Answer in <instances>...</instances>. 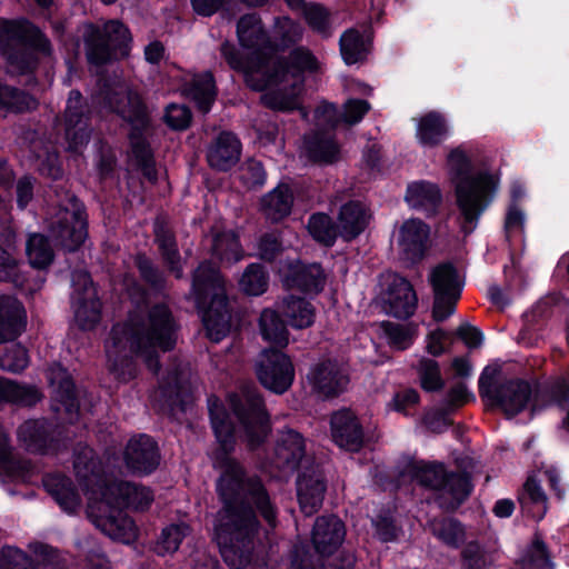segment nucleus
<instances>
[{"mask_svg":"<svg viewBox=\"0 0 569 569\" xmlns=\"http://www.w3.org/2000/svg\"><path fill=\"white\" fill-rule=\"evenodd\" d=\"M208 408L219 443L213 466L221 471L217 492L223 505L217 513L214 540L227 566L241 569L252 558L253 538L259 528L256 511L273 527L277 510L261 481L247 477L241 465L228 456L236 442L234 428L219 399L209 397Z\"/></svg>","mask_w":569,"mask_h":569,"instance_id":"1","label":"nucleus"},{"mask_svg":"<svg viewBox=\"0 0 569 569\" xmlns=\"http://www.w3.org/2000/svg\"><path fill=\"white\" fill-rule=\"evenodd\" d=\"M237 36L241 47L248 49L251 57L244 60L234 46L223 43L221 53L230 68L243 73L249 88L263 92L261 101L266 107L278 111L300 110L302 117H307L302 109L305 76L320 68L317 58L308 49L300 47L291 51L295 70L280 74L274 69L270 73V37L260 16H242L237 23Z\"/></svg>","mask_w":569,"mask_h":569,"instance_id":"2","label":"nucleus"},{"mask_svg":"<svg viewBox=\"0 0 569 569\" xmlns=\"http://www.w3.org/2000/svg\"><path fill=\"white\" fill-rule=\"evenodd\" d=\"M157 288L129 287V296L139 309V299L143 300L146 315H134L127 323L114 325L106 342L108 371L120 382L137 376L132 353L141 356L148 368L158 372L156 349L169 351L177 342V325L168 306L156 301Z\"/></svg>","mask_w":569,"mask_h":569,"instance_id":"3","label":"nucleus"},{"mask_svg":"<svg viewBox=\"0 0 569 569\" xmlns=\"http://www.w3.org/2000/svg\"><path fill=\"white\" fill-rule=\"evenodd\" d=\"M448 167L460 212V229L468 236L477 228L480 216L492 201L498 179L486 169L475 168L461 149L450 152Z\"/></svg>","mask_w":569,"mask_h":569,"instance_id":"4","label":"nucleus"},{"mask_svg":"<svg viewBox=\"0 0 569 569\" xmlns=\"http://www.w3.org/2000/svg\"><path fill=\"white\" fill-rule=\"evenodd\" d=\"M73 467L84 493L90 495L94 489L97 498L108 508L118 510L131 508L142 511L153 502L154 496L149 488L122 480L107 482L102 477L101 463L89 447L77 452Z\"/></svg>","mask_w":569,"mask_h":569,"instance_id":"5","label":"nucleus"},{"mask_svg":"<svg viewBox=\"0 0 569 569\" xmlns=\"http://www.w3.org/2000/svg\"><path fill=\"white\" fill-rule=\"evenodd\" d=\"M94 101H102L106 107L116 112L132 126L130 141L132 152L142 166L143 174L151 181L156 180V169L151 162V153L141 131L148 126V114L141 98L127 89L122 83L101 92Z\"/></svg>","mask_w":569,"mask_h":569,"instance_id":"6","label":"nucleus"},{"mask_svg":"<svg viewBox=\"0 0 569 569\" xmlns=\"http://www.w3.org/2000/svg\"><path fill=\"white\" fill-rule=\"evenodd\" d=\"M33 51L49 56L48 39L27 21L0 20V53L8 60L10 72L24 73L34 68Z\"/></svg>","mask_w":569,"mask_h":569,"instance_id":"7","label":"nucleus"},{"mask_svg":"<svg viewBox=\"0 0 569 569\" xmlns=\"http://www.w3.org/2000/svg\"><path fill=\"white\" fill-rule=\"evenodd\" d=\"M412 479L438 491V501L446 510L457 509L471 493L472 485L465 472H447L443 465L415 462L410 467Z\"/></svg>","mask_w":569,"mask_h":569,"instance_id":"8","label":"nucleus"},{"mask_svg":"<svg viewBox=\"0 0 569 569\" xmlns=\"http://www.w3.org/2000/svg\"><path fill=\"white\" fill-rule=\"evenodd\" d=\"M88 60L102 64L113 58L124 57L129 51L130 32L119 21L106 22L99 27L89 24L84 33Z\"/></svg>","mask_w":569,"mask_h":569,"instance_id":"9","label":"nucleus"},{"mask_svg":"<svg viewBox=\"0 0 569 569\" xmlns=\"http://www.w3.org/2000/svg\"><path fill=\"white\" fill-rule=\"evenodd\" d=\"M229 403L243 428L248 447L256 449L269 433L268 417L260 395L254 387L247 386L241 395L229 396Z\"/></svg>","mask_w":569,"mask_h":569,"instance_id":"10","label":"nucleus"},{"mask_svg":"<svg viewBox=\"0 0 569 569\" xmlns=\"http://www.w3.org/2000/svg\"><path fill=\"white\" fill-rule=\"evenodd\" d=\"M497 369L486 368L479 378V393L498 406L507 417L521 412L531 396L530 385L522 380L496 381Z\"/></svg>","mask_w":569,"mask_h":569,"instance_id":"11","label":"nucleus"},{"mask_svg":"<svg viewBox=\"0 0 569 569\" xmlns=\"http://www.w3.org/2000/svg\"><path fill=\"white\" fill-rule=\"evenodd\" d=\"M192 297L201 312L207 336L210 340L219 342L231 329V308L224 287H193Z\"/></svg>","mask_w":569,"mask_h":569,"instance_id":"12","label":"nucleus"},{"mask_svg":"<svg viewBox=\"0 0 569 569\" xmlns=\"http://www.w3.org/2000/svg\"><path fill=\"white\" fill-rule=\"evenodd\" d=\"M87 496L89 516L93 518L94 525L103 533L123 542H129L136 538L137 527L131 518L123 515L121 510L108 508L106 503H101L94 489Z\"/></svg>","mask_w":569,"mask_h":569,"instance_id":"13","label":"nucleus"},{"mask_svg":"<svg viewBox=\"0 0 569 569\" xmlns=\"http://www.w3.org/2000/svg\"><path fill=\"white\" fill-rule=\"evenodd\" d=\"M256 371L260 383L276 393L286 392L295 378L290 358L277 349H266L261 352Z\"/></svg>","mask_w":569,"mask_h":569,"instance_id":"14","label":"nucleus"},{"mask_svg":"<svg viewBox=\"0 0 569 569\" xmlns=\"http://www.w3.org/2000/svg\"><path fill=\"white\" fill-rule=\"evenodd\" d=\"M397 244L402 260L419 263L432 247L430 226L419 218L405 220L398 230Z\"/></svg>","mask_w":569,"mask_h":569,"instance_id":"15","label":"nucleus"},{"mask_svg":"<svg viewBox=\"0 0 569 569\" xmlns=\"http://www.w3.org/2000/svg\"><path fill=\"white\" fill-rule=\"evenodd\" d=\"M312 392L321 398H335L343 392L349 385L346 368L336 360H323L316 363L307 376Z\"/></svg>","mask_w":569,"mask_h":569,"instance_id":"16","label":"nucleus"},{"mask_svg":"<svg viewBox=\"0 0 569 569\" xmlns=\"http://www.w3.org/2000/svg\"><path fill=\"white\" fill-rule=\"evenodd\" d=\"M302 34L303 28L299 22L286 16L274 18L271 33L269 34L270 54L268 59L271 60L270 73H273L274 69H278L280 74L282 72L287 73L295 70L291 54L289 56L288 61H282L276 57V53L280 50H286L300 41Z\"/></svg>","mask_w":569,"mask_h":569,"instance_id":"17","label":"nucleus"},{"mask_svg":"<svg viewBox=\"0 0 569 569\" xmlns=\"http://www.w3.org/2000/svg\"><path fill=\"white\" fill-rule=\"evenodd\" d=\"M60 217L51 224L52 236L67 250H74L87 238V217L77 199L71 201V210L60 211Z\"/></svg>","mask_w":569,"mask_h":569,"instance_id":"18","label":"nucleus"},{"mask_svg":"<svg viewBox=\"0 0 569 569\" xmlns=\"http://www.w3.org/2000/svg\"><path fill=\"white\" fill-rule=\"evenodd\" d=\"M64 130L68 150L79 152L89 141L88 130V107L82 102V96L79 91L70 92L66 112Z\"/></svg>","mask_w":569,"mask_h":569,"instance_id":"19","label":"nucleus"},{"mask_svg":"<svg viewBox=\"0 0 569 569\" xmlns=\"http://www.w3.org/2000/svg\"><path fill=\"white\" fill-rule=\"evenodd\" d=\"M74 321L82 330L94 329L102 317L97 287H76L71 296Z\"/></svg>","mask_w":569,"mask_h":569,"instance_id":"20","label":"nucleus"},{"mask_svg":"<svg viewBox=\"0 0 569 569\" xmlns=\"http://www.w3.org/2000/svg\"><path fill=\"white\" fill-rule=\"evenodd\" d=\"M160 455L153 439L147 435L132 437L124 449L127 467L137 473H150L159 465Z\"/></svg>","mask_w":569,"mask_h":569,"instance_id":"21","label":"nucleus"},{"mask_svg":"<svg viewBox=\"0 0 569 569\" xmlns=\"http://www.w3.org/2000/svg\"><path fill=\"white\" fill-rule=\"evenodd\" d=\"M346 536L343 522L336 516L317 518L311 540L317 553L330 557L342 543Z\"/></svg>","mask_w":569,"mask_h":569,"instance_id":"22","label":"nucleus"},{"mask_svg":"<svg viewBox=\"0 0 569 569\" xmlns=\"http://www.w3.org/2000/svg\"><path fill=\"white\" fill-rule=\"evenodd\" d=\"M330 425L332 439L340 448L358 451L362 447V427L352 411L343 409L335 412Z\"/></svg>","mask_w":569,"mask_h":569,"instance_id":"23","label":"nucleus"},{"mask_svg":"<svg viewBox=\"0 0 569 569\" xmlns=\"http://www.w3.org/2000/svg\"><path fill=\"white\" fill-rule=\"evenodd\" d=\"M306 453L303 437L292 430H282L278 437L272 465L278 469L295 470Z\"/></svg>","mask_w":569,"mask_h":569,"instance_id":"24","label":"nucleus"},{"mask_svg":"<svg viewBox=\"0 0 569 569\" xmlns=\"http://www.w3.org/2000/svg\"><path fill=\"white\" fill-rule=\"evenodd\" d=\"M26 326L23 305L13 297H0V343L18 338Z\"/></svg>","mask_w":569,"mask_h":569,"instance_id":"25","label":"nucleus"},{"mask_svg":"<svg viewBox=\"0 0 569 569\" xmlns=\"http://www.w3.org/2000/svg\"><path fill=\"white\" fill-rule=\"evenodd\" d=\"M241 144L238 138L230 132H221L211 143L207 152L210 167L226 171L240 159Z\"/></svg>","mask_w":569,"mask_h":569,"instance_id":"26","label":"nucleus"},{"mask_svg":"<svg viewBox=\"0 0 569 569\" xmlns=\"http://www.w3.org/2000/svg\"><path fill=\"white\" fill-rule=\"evenodd\" d=\"M326 485L320 472L303 473L297 481L298 501L306 516L316 513L322 505Z\"/></svg>","mask_w":569,"mask_h":569,"instance_id":"27","label":"nucleus"},{"mask_svg":"<svg viewBox=\"0 0 569 569\" xmlns=\"http://www.w3.org/2000/svg\"><path fill=\"white\" fill-rule=\"evenodd\" d=\"M370 213L359 201H350L340 209L337 229L345 240H351L359 236L368 226Z\"/></svg>","mask_w":569,"mask_h":569,"instance_id":"28","label":"nucleus"},{"mask_svg":"<svg viewBox=\"0 0 569 569\" xmlns=\"http://www.w3.org/2000/svg\"><path fill=\"white\" fill-rule=\"evenodd\" d=\"M383 310L396 318H408L413 315L418 297L413 287H388L381 293Z\"/></svg>","mask_w":569,"mask_h":569,"instance_id":"29","label":"nucleus"},{"mask_svg":"<svg viewBox=\"0 0 569 569\" xmlns=\"http://www.w3.org/2000/svg\"><path fill=\"white\" fill-rule=\"evenodd\" d=\"M405 200L412 209L433 213L441 203L442 194L436 183L418 180L408 184Z\"/></svg>","mask_w":569,"mask_h":569,"instance_id":"30","label":"nucleus"},{"mask_svg":"<svg viewBox=\"0 0 569 569\" xmlns=\"http://www.w3.org/2000/svg\"><path fill=\"white\" fill-rule=\"evenodd\" d=\"M43 486L64 511L72 513L80 507V496L69 478L61 475H48L43 478Z\"/></svg>","mask_w":569,"mask_h":569,"instance_id":"31","label":"nucleus"},{"mask_svg":"<svg viewBox=\"0 0 569 569\" xmlns=\"http://www.w3.org/2000/svg\"><path fill=\"white\" fill-rule=\"evenodd\" d=\"M449 134L445 118L438 112H429L417 121L416 137L423 148L441 143Z\"/></svg>","mask_w":569,"mask_h":569,"instance_id":"32","label":"nucleus"},{"mask_svg":"<svg viewBox=\"0 0 569 569\" xmlns=\"http://www.w3.org/2000/svg\"><path fill=\"white\" fill-rule=\"evenodd\" d=\"M303 151L310 160L319 163H331L339 157V147L331 134L327 132H317L306 137Z\"/></svg>","mask_w":569,"mask_h":569,"instance_id":"33","label":"nucleus"},{"mask_svg":"<svg viewBox=\"0 0 569 569\" xmlns=\"http://www.w3.org/2000/svg\"><path fill=\"white\" fill-rule=\"evenodd\" d=\"M371 34L368 29L360 32L349 29L340 38L341 56L347 64H353L363 60L370 49Z\"/></svg>","mask_w":569,"mask_h":569,"instance_id":"34","label":"nucleus"},{"mask_svg":"<svg viewBox=\"0 0 569 569\" xmlns=\"http://www.w3.org/2000/svg\"><path fill=\"white\" fill-rule=\"evenodd\" d=\"M258 327L264 341L279 348L288 346L289 331L278 311L270 308L263 309L258 320Z\"/></svg>","mask_w":569,"mask_h":569,"instance_id":"35","label":"nucleus"},{"mask_svg":"<svg viewBox=\"0 0 569 569\" xmlns=\"http://www.w3.org/2000/svg\"><path fill=\"white\" fill-rule=\"evenodd\" d=\"M280 310L295 329L309 328L315 322L316 309L302 297L290 296L286 298L280 306Z\"/></svg>","mask_w":569,"mask_h":569,"instance_id":"36","label":"nucleus"},{"mask_svg":"<svg viewBox=\"0 0 569 569\" xmlns=\"http://www.w3.org/2000/svg\"><path fill=\"white\" fill-rule=\"evenodd\" d=\"M518 499L522 512L535 520H541L547 513V496L535 478L527 479Z\"/></svg>","mask_w":569,"mask_h":569,"instance_id":"37","label":"nucleus"},{"mask_svg":"<svg viewBox=\"0 0 569 569\" xmlns=\"http://www.w3.org/2000/svg\"><path fill=\"white\" fill-rule=\"evenodd\" d=\"M18 439L30 452H46L50 442L47 422L44 420L23 422L18 429Z\"/></svg>","mask_w":569,"mask_h":569,"instance_id":"38","label":"nucleus"},{"mask_svg":"<svg viewBox=\"0 0 569 569\" xmlns=\"http://www.w3.org/2000/svg\"><path fill=\"white\" fill-rule=\"evenodd\" d=\"M293 194L289 186L279 184L262 198L261 206L264 214L272 221H278L291 211Z\"/></svg>","mask_w":569,"mask_h":569,"instance_id":"39","label":"nucleus"},{"mask_svg":"<svg viewBox=\"0 0 569 569\" xmlns=\"http://www.w3.org/2000/svg\"><path fill=\"white\" fill-rule=\"evenodd\" d=\"M183 92L194 101L201 112L207 113L211 109L217 94L212 74L206 72L193 76L190 86Z\"/></svg>","mask_w":569,"mask_h":569,"instance_id":"40","label":"nucleus"},{"mask_svg":"<svg viewBox=\"0 0 569 569\" xmlns=\"http://www.w3.org/2000/svg\"><path fill=\"white\" fill-rule=\"evenodd\" d=\"M47 378L54 388L56 396L70 412H77L78 406L74 400V386L67 370L58 363L50 366L47 370Z\"/></svg>","mask_w":569,"mask_h":569,"instance_id":"41","label":"nucleus"},{"mask_svg":"<svg viewBox=\"0 0 569 569\" xmlns=\"http://www.w3.org/2000/svg\"><path fill=\"white\" fill-rule=\"evenodd\" d=\"M430 284H465L466 266L459 260H443L428 272Z\"/></svg>","mask_w":569,"mask_h":569,"instance_id":"42","label":"nucleus"},{"mask_svg":"<svg viewBox=\"0 0 569 569\" xmlns=\"http://www.w3.org/2000/svg\"><path fill=\"white\" fill-rule=\"evenodd\" d=\"M460 297V287H433L432 319L442 322L451 317Z\"/></svg>","mask_w":569,"mask_h":569,"instance_id":"43","label":"nucleus"},{"mask_svg":"<svg viewBox=\"0 0 569 569\" xmlns=\"http://www.w3.org/2000/svg\"><path fill=\"white\" fill-rule=\"evenodd\" d=\"M41 399L34 387L21 386L0 377V403L11 402L19 406H33Z\"/></svg>","mask_w":569,"mask_h":569,"instance_id":"44","label":"nucleus"},{"mask_svg":"<svg viewBox=\"0 0 569 569\" xmlns=\"http://www.w3.org/2000/svg\"><path fill=\"white\" fill-rule=\"evenodd\" d=\"M283 273V284H319L327 281L322 268L318 263L302 264L300 262L288 266Z\"/></svg>","mask_w":569,"mask_h":569,"instance_id":"45","label":"nucleus"},{"mask_svg":"<svg viewBox=\"0 0 569 569\" xmlns=\"http://www.w3.org/2000/svg\"><path fill=\"white\" fill-rule=\"evenodd\" d=\"M37 101L30 94L0 83V111L23 112L36 108Z\"/></svg>","mask_w":569,"mask_h":569,"instance_id":"46","label":"nucleus"},{"mask_svg":"<svg viewBox=\"0 0 569 569\" xmlns=\"http://www.w3.org/2000/svg\"><path fill=\"white\" fill-rule=\"evenodd\" d=\"M26 253L31 267L37 269H44L53 260V251L47 238L39 233L29 237Z\"/></svg>","mask_w":569,"mask_h":569,"instance_id":"47","label":"nucleus"},{"mask_svg":"<svg viewBox=\"0 0 569 569\" xmlns=\"http://www.w3.org/2000/svg\"><path fill=\"white\" fill-rule=\"evenodd\" d=\"M213 254L221 261L233 263L242 259L243 251L233 231L222 232L213 240Z\"/></svg>","mask_w":569,"mask_h":569,"instance_id":"48","label":"nucleus"},{"mask_svg":"<svg viewBox=\"0 0 569 569\" xmlns=\"http://www.w3.org/2000/svg\"><path fill=\"white\" fill-rule=\"evenodd\" d=\"M190 390V370L187 367L170 373L160 387L161 395L167 398L170 405Z\"/></svg>","mask_w":569,"mask_h":569,"instance_id":"49","label":"nucleus"},{"mask_svg":"<svg viewBox=\"0 0 569 569\" xmlns=\"http://www.w3.org/2000/svg\"><path fill=\"white\" fill-rule=\"evenodd\" d=\"M190 535V527L186 522L171 523L162 529L156 550L159 555L176 552L182 540Z\"/></svg>","mask_w":569,"mask_h":569,"instance_id":"50","label":"nucleus"},{"mask_svg":"<svg viewBox=\"0 0 569 569\" xmlns=\"http://www.w3.org/2000/svg\"><path fill=\"white\" fill-rule=\"evenodd\" d=\"M430 527L432 533L447 546L457 548L465 540V530L455 519L433 520Z\"/></svg>","mask_w":569,"mask_h":569,"instance_id":"51","label":"nucleus"},{"mask_svg":"<svg viewBox=\"0 0 569 569\" xmlns=\"http://www.w3.org/2000/svg\"><path fill=\"white\" fill-rule=\"evenodd\" d=\"M381 328L387 337L389 346L397 350H405L409 348L417 333V329L412 325L405 326L393 322H382Z\"/></svg>","mask_w":569,"mask_h":569,"instance_id":"52","label":"nucleus"},{"mask_svg":"<svg viewBox=\"0 0 569 569\" xmlns=\"http://www.w3.org/2000/svg\"><path fill=\"white\" fill-rule=\"evenodd\" d=\"M156 240L164 262L176 273V278L179 279L182 272L181 259L173 236L168 231L159 229L156 232Z\"/></svg>","mask_w":569,"mask_h":569,"instance_id":"53","label":"nucleus"},{"mask_svg":"<svg viewBox=\"0 0 569 569\" xmlns=\"http://www.w3.org/2000/svg\"><path fill=\"white\" fill-rule=\"evenodd\" d=\"M308 26L319 34L328 37L331 34V21L328 10L317 3L305 4L299 8Z\"/></svg>","mask_w":569,"mask_h":569,"instance_id":"54","label":"nucleus"},{"mask_svg":"<svg viewBox=\"0 0 569 569\" xmlns=\"http://www.w3.org/2000/svg\"><path fill=\"white\" fill-rule=\"evenodd\" d=\"M308 230L313 239L326 246L333 244L338 232L330 217L325 213L312 214L308 222Z\"/></svg>","mask_w":569,"mask_h":569,"instance_id":"55","label":"nucleus"},{"mask_svg":"<svg viewBox=\"0 0 569 569\" xmlns=\"http://www.w3.org/2000/svg\"><path fill=\"white\" fill-rule=\"evenodd\" d=\"M418 375L422 389L426 391H438L443 388L445 381L436 360L423 358L419 362Z\"/></svg>","mask_w":569,"mask_h":569,"instance_id":"56","label":"nucleus"},{"mask_svg":"<svg viewBox=\"0 0 569 569\" xmlns=\"http://www.w3.org/2000/svg\"><path fill=\"white\" fill-rule=\"evenodd\" d=\"M28 363V352L19 343L11 345L0 355V369L9 372H20L27 368Z\"/></svg>","mask_w":569,"mask_h":569,"instance_id":"57","label":"nucleus"},{"mask_svg":"<svg viewBox=\"0 0 569 569\" xmlns=\"http://www.w3.org/2000/svg\"><path fill=\"white\" fill-rule=\"evenodd\" d=\"M0 569H36L31 557L14 547H3L0 552Z\"/></svg>","mask_w":569,"mask_h":569,"instance_id":"58","label":"nucleus"},{"mask_svg":"<svg viewBox=\"0 0 569 569\" xmlns=\"http://www.w3.org/2000/svg\"><path fill=\"white\" fill-rule=\"evenodd\" d=\"M465 569H488L490 556L476 542H469L461 552Z\"/></svg>","mask_w":569,"mask_h":569,"instance_id":"59","label":"nucleus"},{"mask_svg":"<svg viewBox=\"0 0 569 569\" xmlns=\"http://www.w3.org/2000/svg\"><path fill=\"white\" fill-rule=\"evenodd\" d=\"M238 177L242 184L247 188L261 187L266 181V172L261 162L249 160L244 162L239 171Z\"/></svg>","mask_w":569,"mask_h":569,"instance_id":"60","label":"nucleus"},{"mask_svg":"<svg viewBox=\"0 0 569 569\" xmlns=\"http://www.w3.org/2000/svg\"><path fill=\"white\" fill-rule=\"evenodd\" d=\"M326 558L320 553H310L303 548H297L291 561V569H336L331 565H326Z\"/></svg>","mask_w":569,"mask_h":569,"instance_id":"61","label":"nucleus"},{"mask_svg":"<svg viewBox=\"0 0 569 569\" xmlns=\"http://www.w3.org/2000/svg\"><path fill=\"white\" fill-rule=\"evenodd\" d=\"M191 112L183 104L171 103L166 108L164 121L173 130H184L191 122Z\"/></svg>","mask_w":569,"mask_h":569,"instance_id":"62","label":"nucleus"},{"mask_svg":"<svg viewBox=\"0 0 569 569\" xmlns=\"http://www.w3.org/2000/svg\"><path fill=\"white\" fill-rule=\"evenodd\" d=\"M473 396L468 391L463 382L452 386L443 399V409L447 411L455 410L466 405Z\"/></svg>","mask_w":569,"mask_h":569,"instance_id":"63","label":"nucleus"},{"mask_svg":"<svg viewBox=\"0 0 569 569\" xmlns=\"http://www.w3.org/2000/svg\"><path fill=\"white\" fill-rule=\"evenodd\" d=\"M525 213L516 206H510L505 221L506 237L508 240L515 234H522L525 228Z\"/></svg>","mask_w":569,"mask_h":569,"instance_id":"64","label":"nucleus"}]
</instances>
